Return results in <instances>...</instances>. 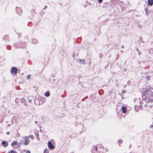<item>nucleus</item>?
<instances>
[{
  "label": "nucleus",
  "instance_id": "obj_1",
  "mask_svg": "<svg viewBox=\"0 0 153 153\" xmlns=\"http://www.w3.org/2000/svg\"><path fill=\"white\" fill-rule=\"evenodd\" d=\"M143 93L146 98V100H148L149 101H152L153 98V89H148L144 88L143 91Z\"/></svg>",
  "mask_w": 153,
  "mask_h": 153
},
{
  "label": "nucleus",
  "instance_id": "obj_2",
  "mask_svg": "<svg viewBox=\"0 0 153 153\" xmlns=\"http://www.w3.org/2000/svg\"><path fill=\"white\" fill-rule=\"evenodd\" d=\"M30 139L28 136H26L24 137L22 140L20 141V143L22 144H25V145H27L28 144L30 143Z\"/></svg>",
  "mask_w": 153,
  "mask_h": 153
},
{
  "label": "nucleus",
  "instance_id": "obj_3",
  "mask_svg": "<svg viewBox=\"0 0 153 153\" xmlns=\"http://www.w3.org/2000/svg\"><path fill=\"white\" fill-rule=\"evenodd\" d=\"M11 72L12 74H16L17 72V69L15 67H12L11 68Z\"/></svg>",
  "mask_w": 153,
  "mask_h": 153
},
{
  "label": "nucleus",
  "instance_id": "obj_4",
  "mask_svg": "<svg viewBox=\"0 0 153 153\" xmlns=\"http://www.w3.org/2000/svg\"><path fill=\"white\" fill-rule=\"evenodd\" d=\"M48 147L50 149L53 150L54 149L55 147L53 145L51 142H48Z\"/></svg>",
  "mask_w": 153,
  "mask_h": 153
},
{
  "label": "nucleus",
  "instance_id": "obj_5",
  "mask_svg": "<svg viewBox=\"0 0 153 153\" xmlns=\"http://www.w3.org/2000/svg\"><path fill=\"white\" fill-rule=\"evenodd\" d=\"M16 10L17 13L19 14H21L22 12V10H21V8L19 7H16Z\"/></svg>",
  "mask_w": 153,
  "mask_h": 153
},
{
  "label": "nucleus",
  "instance_id": "obj_6",
  "mask_svg": "<svg viewBox=\"0 0 153 153\" xmlns=\"http://www.w3.org/2000/svg\"><path fill=\"white\" fill-rule=\"evenodd\" d=\"M121 109L123 113H125L126 112V108L125 106H123L121 108Z\"/></svg>",
  "mask_w": 153,
  "mask_h": 153
},
{
  "label": "nucleus",
  "instance_id": "obj_7",
  "mask_svg": "<svg viewBox=\"0 0 153 153\" xmlns=\"http://www.w3.org/2000/svg\"><path fill=\"white\" fill-rule=\"evenodd\" d=\"M148 3L149 5L151 6L153 4V0H148Z\"/></svg>",
  "mask_w": 153,
  "mask_h": 153
},
{
  "label": "nucleus",
  "instance_id": "obj_8",
  "mask_svg": "<svg viewBox=\"0 0 153 153\" xmlns=\"http://www.w3.org/2000/svg\"><path fill=\"white\" fill-rule=\"evenodd\" d=\"M2 145L4 147H6L7 145V144L6 143L5 141H3L2 142Z\"/></svg>",
  "mask_w": 153,
  "mask_h": 153
},
{
  "label": "nucleus",
  "instance_id": "obj_9",
  "mask_svg": "<svg viewBox=\"0 0 153 153\" xmlns=\"http://www.w3.org/2000/svg\"><path fill=\"white\" fill-rule=\"evenodd\" d=\"M146 102H145V101H144V100H143L142 101V102H140V103L141 104V106L142 107L143 106L142 104L143 105H144V106L146 105Z\"/></svg>",
  "mask_w": 153,
  "mask_h": 153
},
{
  "label": "nucleus",
  "instance_id": "obj_10",
  "mask_svg": "<svg viewBox=\"0 0 153 153\" xmlns=\"http://www.w3.org/2000/svg\"><path fill=\"white\" fill-rule=\"evenodd\" d=\"M79 62L81 63H82L83 64H85V62L84 60H82L80 59H79Z\"/></svg>",
  "mask_w": 153,
  "mask_h": 153
},
{
  "label": "nucleus",
  "instance_id": "obj_11",
  "mask_svg": "<svg viewBox=\"0 0 153 153\" xmlns=\"http://www.w3.org/2000/svg\"><path fill=\"white\" fill-rule=\"evenodd\" d=\"M4 120V118L1 115H0V123H2Z\"/></svg>",
  "mask_w": 153,
  "mask_h": 153
},
{
  "label": "nucleus",
  "instance_id": "obj_12",
  "mask_svg": "<svg viewBox=\"0 0 153 153\" xmlns=\"http://www.w3.org/2000/svg\"><path fill=\"white\" fill-rule=\"evenodd\" d=\"M45 95L46 97H48L50 95V93L49 91H47L45 93Z\"/></svg>",
  "mask_w": 153,
  "mask_h": 153
},
{
  "label": "nucleus",
  "instance_id": "obj_13",
  "mask_svg": "<svg viewBox=\"0 0 153 153\" xmlns=\"http://www.w3.org/2000/svg\"><path fill=\"white\" fill-rule=\"evenodd\" d=\"M17 142L16 141H14L13 142L11 143V145L12 146H16L17 144Z\"/></svg>",
  "mask_w": 153,
  "mask_h": 153
},
{
  "label": "nucleus",
  "instance_id": "obj_14",
  "mask_svg": "<svg viewBox=\"0 0 153 153\" xmlns=\"http://www.w3.org/2000/svg\"><path fill=\"white\" fill-rule=\"evenodd\" d=\"M146 79L147 80H149L150 79V76H146Z\"/></svg>",
  "mask_w": 153,
  "mask_h": 153
},
{
  "label": "nucleus",
  "instance_id": "obj_15",
  "mask_svg": "<svg viewBox=\"0 0 153 153\" xmlns=\"http://www.w3.org/2000/svg\"><path fill=\"white\" fill-rule=\"evenodd\" d=\"M48 149L45 150L44 151V153H48Z\"/></svg>",
  "mask_w": 153,
  "mask_h": 153
},
{
  "label": "nucleus",
  "instance_id": "obj_16",
  "mask_svg": "<svg viewBox=\"0 0 153 153\" xmlns=\"http://www.w3.org/2000/svg\"><path fill=\"white\" fill-rule=\"evenodd\" d=\"M118 142L119 144H120L122 143L123 141L121 140H118Z\"/></svg>",
  "mask_w": 153,
  "mask_h": 153
},
{
  "label": "nucleus",
  "instance_id": "obj_17",
  "mask_svg": "<svg viewBox=\"0 0 153 153\" xmlns=\"http://www.w3.org/2000/svg\"><path fill=\"white\" fill-rule=\"evenodd\" d=\"M25 99L24 98H22L21 99L22 102H25Z\"/></svg>",
  "mask_w": 153,
  "mask_h": 153
},
{
  "label": "nucleus",
  "instance_id": "obj_18",
  "mask_svg": "<svg viewBox=\"0 0 153 153\" xmlns=\"http://www.w3.org/2000/svg\"><path fill=\"white\" fill-rule=\"evenodd\" d=\"M9 153H17L16 152H14L12 150L9 152Z\"/></svg>",
  "mask_w": 153,
  "mask_h": 153
},
{
  "label": "nucleus",
  "instance_id": "obj_19",
  "mask_svg": "<svg viewBox=\"0 0 153 153\" xmlns=\"http://www.w3.org/2000/svg\"><path fill=\"white\" fill-rule=\"evenodd\" d=\"M27 99H28L29 100L28 101V102H30V103L31 102V101H31V100L30 99H29V98L28 97H27Z\"/></svg>",
  "mask_w": 153,
  "mask_h": 153
},
{
  "label": "nucleus",
  "instance_id": "obj_20",
  "mask_svg": "<svg viewBox=\"0 0 153 153\" xmlns=\"http://www.w3.org/2000/svg\"><path fill=\"white\" fill-rule=\"evenodd\" d=\"M94 149L96 152H97L98 151V149L97 147H95Z\"/></svg>",
  "mask_w": 153,
  "mask_h": 153
},
{
  "label": "nucleus",
  "instance_id": "obj_21",
  "mask_svg": "<svg viewBox=\"0 0 153 153\" xmlns=\"http://www.w3.org/2000/svg\"><path fill=\"white\" fill-rule=\"evenodd\" d=\"M102 0H98V2L100 3H101L102 2Z\"/></svg>",
  "mask_w": 153,
  "mask_h": 153
},
{
  "label": "nucleus",
  "instance_id": "obj_22",
  "mask_svg": "<svg viewBox=\"0 0 153 153\" xmlns=\"http://www.w3.org/2000/svg\"><path fill=\"white\" fill-rule=\"evenodd\" d=\"M27 79H29L30 78V75H27Z\"/></svg>",
  "mask_w": 153,
  "mask_h": 153
},
{
  "label": "nucleus",
  "instance_id": "obj_23",
  "mask_svg": "<svg viewBox=\"0 0 153 153\" xmlns=\"http://www.w3.org/2000/svg\"><path fill=\"white\" fill-rule=\"evenodd\" d=\"M36 138L39 140H40V138L38 136H36Z\"/></svg>",
  "mask_w": 153,
  "mask_h": 153
},
{
  "label": "nucleus",
  "instance_id": "obj_24",
  "mask_svg": "<svg viewBox=\"0 0 153 153\" xmlns=\"http://www.w3.org/2000/svg\"><path fill=\"white\" fill-rule=\"evenodd\" d=\"M26 153H30V152L28 151H27L26 152Z\"/></svg>",
  "mask_w": 153,
  "mask_h": 153
},
{
  "label": "nucleus",
  "instance_id": "obj_25",
  "mask_svg": "<svg viewBox=\"0 0 153 153\" xmlns=\"http://www.w3.org/2000/svg\"><path fill=\"white\" fill-rule=\"evenodd\" d=\"M102 54H100V55L99 56H100V57H102Z\"/></svg>",
  "mask_w": 153,
  "mask_h": 153
},
{
  "label": "nucleus",
  "instance_id": "obj_26",
  "mask_svg": "<svg viewBox=\"0 0 153 153\" xmlns=\"http://www.w3.org/2000/svg\"><path fill=\"white\" fill-rule=\"evenodd\" d=\"M6 134H10V132H7Z\"/></svg>",
  "mask_w": 153,
  "mask_h": 153
},
{
  "label": "nucleus",
  "instance_id": "obj_27",
  "mask_svg": "<svg viewBox=\"0 0 153 153\" xmlns=\"http://www.w3.org/2000/svg\"><path fill=\"white\" fill-rule=\"evenodd\" d=\"M39 136V134H38V133H37V134H36V136Z\"/></svg>",
  "mask_w": 153,
  "mask_h": 153
},
{
  "label": "nucleus",
  "instance_id": "obj_28",
  "mask_svg": "<svg viewBox=\"0 0 153 153\" xmlns=\"http://www.w3.org/2000/svg\"><path fill=\"white\" fill-rule=\"evenodd\" d=\"M122 93H123V94H124L125 93V91H122Z\"/></svg>",
  "mask_w": 153,
  "mask_h": 153
},
{
  "label": "nucleus",
  "instance_id": "obj_29",
  "mask_svg": "<svg viewBox=\"0 0 153 153\" xmlns=\"http://www.w3.org/2000/svg\"><path fill=\"white\" fill-rule=\"evenodd\" d=\"M27 105V103H25V106H26V105Z\"/></svg>",
  "mask_w": 153,
  "mask_h": 153
},
{
  "label": "nucleus",
  "instance_id": "obj_30",
  "mask_svg": "<svg viewBox=\"0 0 153 153\" xmlns=\"http://www.w3.org/2000/svg\"><path fill=\"white\" fill-rule=\"evenodd\" d=\"M122 48H124V45H123L121 47Z\"/></svg>",
  "mask_w": 153,
  "mask_h": 153
},
{
  "label": "nucleus",
  "instance_id": "obj_31",
  "mask_svg": "<svg viewBox=\"0 0 153 153\" xmlns=\"http://www.w3.org/2000/svg\"><path fill=\"white\" fill-rule=\"evenodd\" d=\"M35 123H38V122L37 121H35Z\"/></svg>",
  "mask_w": 153,
  "mask_h": 153
},
{
  "label": "nucleus",
  "instance_id": "obj_32",
  "mask_svg": "<svg viewBox=\"0 0 153 153\" xmlns=\"http://www.w3.org/2000/svg\"><path fill=\"white\" fill-rule=\"evenodd\" d=\"M10 125H11L10 124H8V126H10Z\"/></svg>",
  "mask_w": 153,
  "mask_h": 153
},
{
  "label": "nucleus",
  "instance_id": "obj_33",
  "mask_svg": "<svg viewBox=\"0 0 153 153\" xmlns=\"http://www.w3.org/2000/svg\"><path fill=\"white\" fill-rule=\"evenodd\" d=\"M72 56H73V57H74V56H75V55L74 54Z\"/></svg>",
  "mask_w": 153,
  "mask_h": 153
},
{
  "label": "nucleus",
  "instance_id": "obj_34",
  "mask_svg": "<svg viewBox=\"0 0 153 153\" xmlns=\"http://www.w3.org/2000/svg\"><path fill=\"white\" fill-rule=\"evenodd\" d=\"M18 100H19V99H16V101H17Z\"/></svg>",
  "mask_w": 153,
  "mask_h": 153
},
{
  "label": "nucleus",
  "instance_id": "obj_35",
  "mask_svg": "<svg viewBox=\"0 0 153 153\" xmlns=\"http://www.w3.org/2000/svg\"><path fill=\"white\" fill-rule=\"evenodd\" d=\"M138 54H139V55H140V52H139V53H138Z\"/></svg>",
  "mask_w": 153,
  "mask_h": 153
},
{
  "label": "nucleus",
  "instance_id": "obj_36",
  "mask_svg": "<svg viewBox=\"0 0 153 153\" xmlns=\"http://www.w3.org/2000/svg\"><path fill=\"white\" fill-rule=\"evenodd\" d=\"M152 126H153L152 125H151V127H152Z\"/></svg>",
  "mask_w": 153,
  "mask_h": 153
},
{
  "label": "nucleus",
  "instance_id": "obj_37",
  "mask_svg": "<svg viewBox=\"0 0 153 153\" xmlns=\"http://www.w3.org/2000/svg\"><path fill=\"white\" fill-rule=\"evenodd\" d=\"M126 69H125H125H124V71H126Z\"/></svg>",
  "mask_w": 153,
  "mask_h": 153
},
{
  "label": "nucleus",
  "instance_id": "obj_38",
  "mask_svg": "<svg viewBox=\"0 0 153 153\" xmlns=\"http://www.w3.org/2000/svg\"><path fill=\"white\" fill-rule=\"evenodd\" d=\"M47 7V6H45V7Z\"/></svg>",
  "mask_w": 153,
  "mask_h": 153
},
{
  "label": "nucleus",
  "instance_id": "obj_39",
  "mask_svg": "<svg viewBox=\"0 0 153 153\" xmlns=\"http://www.w3.org/2000/svg\"><path fill=\"white\" fill-rule=\"evenodd\" d=\"M83 100H84L83 99H82V101H83Z\"/></svg>",
  "mask_w": 153,
  "mask_h": 153
},
{
  "label": "nucleus",
  "instance_id": "obj_40",
  "mask_svg": "<svg viewBox=\"0 0 153 153\" xmlns=\"http://www.w3.org/2000/svg\"><path fill=\"white\" fill-rule=\"evenodd\" d=\"M152 73H153V71H152Z\"/></svg>",
  "mask_w": 153,
  "mask_h": 153
}]
</instances>
